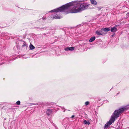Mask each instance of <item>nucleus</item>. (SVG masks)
I'll return each mask as SVG.
<instances>
[{"instance_id": "7ed1b4c3", "label": "nucleus", "mask_w": 129, "mask_h": 129, "mask_svg": "<svg viewBox=\"0 0 129 129\" xmlns=\"http://www.w3.org/2000/svg\"><path fill=\"white\" fill-rule=\"evenodd\" d=\"M68 8V6L67 4L62 6L61 7L50 11L49 12H54L53 15H52L51 17V18L52 19H58L61 18L62 17L60 16L58 14L59 12H65L67 14L71 13Z\"/></svg>"}, {"instance_id": "0eeeda50", "label": "nucleus", "mask_w": 129, "mask_h": 129, "mask_svg": "<svg viewBox=\"0 0 129 129\" xmlns=\"http://www.w3.org/2000/svg\"><path fill=\"white\" fill-rule=\"evenodd\" d=\"M52 112V110H51L48 109L46 111V113L48 115H50Z\"/></svg>"}, {"instance_id": "a211bd4d", "label": "nucleus", "mask_w": 129, "mask_h": 129, "mask_svg": "<svg viewBox=\"0 0 129 129\" xmlns=\"http://www.w3.org/2000/svg\"><path fill=\"white\" fill-rule=\"evenodd\" d=\"M42 19H45V18L44 17H43L42 18Z\"/></svg>"}, {"instance_id": "423d86ee", "label": "nucleus", "mask_w": 129, "mask_h": 129, "mask_svg": "<svg viewBox=\"0 0 129 129\" xmlns=\"http://www.w3.org/2000/svg\"><path fill=\"white\" fill-rule=\"evenodd\" d=\"M110 30L112 32L114 33L117 30V29L115 27H114L111 28Z\"/></svg>"}, {"instance_id": "9d476101", "label": "nucleus", "mask_w": 129, "mask_h": 129, "mask_svg": "<svg viewBox=\"0 0 129 129\" xmlns=\"http://www.w3.org/2000/svg\"><path fill=\"white\" fill-rule=\"evenodd\" d=\"M95 39V38L94 37H91L89 41L90 42H91L93 41Z\"/></svg>"}, {"instance_id": "ddd939ff", "label": "nucleus", "mask_w": 129, "mask_h": 129, "mask_svg": "<svg viewBox=\"0 0 129 129\" xmlns=\"http://www.w3.org/2000/svg\"><path fill=\"white\" fill-rule=\"evenodd\" d=\"M103 7H97V8L98 9V10L99 11Z\"/></svg>"}, {"instance_id": "dca6fc26", "label": "nucleus", "mask_w": 129, "mask_h": 129, "mask_svg": "<svg viewBox=\"0 0 129 129\" xmlns=\"http://www.w3.org/2000/svg\"><path fill=\"white\" fill-rule=\"evenodd\" d=\"M74 115H73L72 116V117H71V118H74Z\"/></svg>"}, {"instance_id": "f3484780", "label": "nucleus", "mask_w": 129, "mask_h": 129, "mask_svg": "<svg viewBox=\"0 0 129 129\" xmlns=\"http://www.w3.org/2000/svg\"><path fill=\"white\" fill-rule=\"evenodd\" d=\"M37 105V104H36V103H33V105Z\"/></svg>"}, {"instance_id": "1a4fd4ad", "label": "nucleus", "mask_w": 129, "mask_h": 129, "mask_svg": "<svg viewBox=\"0 0 129 129\" xmlns=\"http://www.w3.org/2000/svg\"><path fill=\"white\" fill-rule=\"evenodd\" d=\"M22 47H28V45L25 42H23L22 43Z\"/></svg>"}, {"instance_id": "f257e3e1", "label": "nucleus", "mask_w": 129, "mask_h": 129, "mask_svg": "<svg viewBox=\"0 0 129 129\" xmlns=\"http://www.w3.org/2000/svg\"><path fill=\"white\" fill-rule=\"evenodd\" d=\"M71 13H77L87 9L89 5L82 1H76L67 3Z\"/></svg>"}, {"instance_id": "20e7f679", "label": "nucleus", "mask_w": 129, "mask_h": 129, "mask_svg": "<svg viewBox=\"0 0 129 129\" xmlns=\"http://www.w3.org/2000/svg\"><path fill=\"white\" fill-rule=\"evenodd\" d=\"M110 29L109 28H102L100 30H97L95 32L96 34L98 35H103L106 34V32L110 31Z\"/></svg>"}, {"instance_id": "2eb2a0df", "label": "nucleus", "mask_w": 129, "mask_h": 129, "mask_svg": "<svg viewBox=\"0 0 129 129\" xmlns=\"http://www.w3.org/2000/svg\"><path fill=\"white\" fill-rule=\"evenodd\" d=\"M16 104L17 105H20V101H18L16 103Z\"/></svg>"}, {"instance_id": "f03ea898", "label": "nucleus", "mask_w": 129, "mask_h": 129, "mask_svg": "<svg viewBox=\"0 0 129 129\" xmlns=\"http://www.w3.org/2000/svg\"><path fill=\"white\" fill-rule=\"evenodd\" d=\"M128 108H129V106H127L115 110L111 116L110 119L105 124V129H106L108 127L114 122L115 119L118 118L121 114L123 113L124 111L127 110Z\"/></svg>"}, {"instance_id": "6e6552de", "label": "nucleus", "mask_w": 129, "mask_h": 129, "mask_svg": "<svg viewBox=\"0 0 129 129\" xmlns=\"http://www.w3.org/2000/svg\"><path fill=\"white\" fill-rule=\"evenodd\" d=\"M91 4L95 5H96L97 4V2L95 0H90Z\"/></svg>"}, {"instance_id": "9b49d317", "label": "nucleus", "mask_w": 129, "mask_h": 129, "mask_svg": "<svg viewBox=\"0 0 129 129\" xmlns=\"http://www.w3.org/2000/svg\"><path fill=\"white\" fill-rule=\"evenodd\" d=\"M83 123L85 124H87L88 125L90 124V123L89 121H86L85 120H83Z\"/></svg>"}, {"instance_id": "4468645a", "label": "nucleus", "mask_w": 129, "mask_h": 129, "mask_svg": "<svg viewBox=\"0 0 129 129\" xmlns=\"http://www.w3.org/2000/svg\"><path fill=\"white\" fill-rule=\"evenodd\" d=\"M89 103H90L88 101H86V102H85V104L86 106L88 105Z\"/></svg>"}, {"instance_id": "39448f33", "label": "nucleus", "mask_w": 129, "mask_h": 129, "mask_svg": "<svg viewBox=\"0 0 129 129\" xmlns=\"http://www.w3.org/2000/svg\"><path fill=\"white\" fill-rule=\"evenodd\" d=\"M74 49V47H67L65 48L64 50L66 51H73Z\"/></svg>"}, {"instance_id": "f8f14e48", "label": "nucleus", "mask_w": 129, "mask_h": 129, "mask_svg": "<svg viewBox=\"0 0 129 129\" xmlns=\"http://www.w3.org/2000/svg\"><path fill=\"white\" fill-rule=\"evenodd\" d=\"M29 47L30 50H33L35 48V47L31 44L30 45Z\"/></svg>"}]
</instances>
